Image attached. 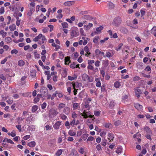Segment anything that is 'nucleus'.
I'll return each mask as SVG.
<instances>
[{
  "mask_svg": "<svg viewBox=\"0 0 156 156\" xmlns=\"http://www.w3.org/2000/svg\"><path fill=\"white\" fill-rule=\"evenodd\" d=\"M145 133V136L148 139L151 140V136L152 134L151 130L148 126H145L144 128Z\"/></svg>",
  "mask_w": 156,
  "mask_h": 156,
  "instance_id": "nucleus-1",
  "label": "nucleus"
},
{
  "mask_svg": "<svg viewBox=\"0 0 156 156\" xmlns=\"http://www.w3.org/2000/svg\"><path fill=\"white\" fill-rule=\"evenodd\" d=\"M58 114L56 110L54 108L51 109L49 112V116L50 118H53L56 116Z\"/></svg>",
  "mask_w": 156,
  "mask_h": 156,
  "instance_id": "nucleus-2",
  "label": "nucleus"
},
{
  "mask_svg": "<svg viewBox=\"0 0 156 156\" xmlns=\"http://www.w3.org/2000/svg\"><path fill=\"white\" fill-rule=\"evenodd\" d=\"M121 23V19L119 17H117L114 19L112 23V24L113 26L118 27L120 25Z\"/></svg>",
  "mask_w": 156,
  "mask_h": 156,
  "instance_id": "nucleus-3",
  "label": "nucleus"
},
{
  "mask_svg": "<svg viewBox=\"0 0 156 156\" xmlns=\"http://www.w3.org/2000/svg\"><path fill=\"white\" fill-rule=\"evenodd\" d=\"M82 79L83 81L88 82H91L93 80V78L92 77H89L86 74H84L83 75Z\"/></svg>",
  "mask_w": 156,
  "mask_h": 156,
  "instance_id": "nucleus-4",
  "label": "nucleus"
},
{
  "mask_svg": "<svg viewBox=\"0 0 156 156\" xmlns=\"http://www.w3.org/2000/svg\"><path fill=\"white\" fill-rule=\"evenodd\" d=\"M96 55L97 57L99 59L101 60L102 58V57L101 56H104V53L103 52L101 51L99 49H96L95 51Z\"/></svg>",
  "mask_w": 156,
  "mask_h": 156,
  "instance_id": "nucleus-5",
  "label": "nucleus"
},
{
  "mask_svg": "<svg viewBox=\"0 0 156 156\" xmlns=\"http://www.w3.org/2000/svg\"><path fill=\"white\" fill-rule=\"evenodd\" d=\"M78 32V30L77 28L76 27L73 28L71 30L70 33L71 35L73 37H76Z\"/></svg>",
  "mask_w": 156,
  "mask_h": 156,
  "instance_id": "nucleus-6",
  "label": "nucleus"
},
{
  "mask_svg": "<svg viewBox=\"0 0 156 156\" xmlns=\"http://www.w3.org/2000/svg\"><path fill=\"white\" fill-rule=\"evenodd\" d=\"M84 118L87 119L88 117L90 118H92L94 115H90V111L89 112H85V111L83 112V114L82 115Z\"/></svg>",
  "mask_w": 156,
  "mask_h": 156,
  "instance_id": "nucleus-7",
  "label": "nucleus"
},
{
  "mask_svg": "<svg viewBox=\"0 0 156 156\" xmlns=\"http://www.w3.org/2000/svg\"><path fill=\"white\" fill-rule=\"evenodd\" d=\"M40 92L44 97H45L48 94V90L46 87H42L40 90Z\"/></svg>",
  "mask_w": 156,
  "mask_h": 156,
  "instance_id": "nucleus-8",
  "label": "nucleus"
},
{
  "mask_svg": "<svg viewBox=\"0 0 156 156\" xmlns=\"http://www.w3.org/2000/svg\"><path fill=\"white\" fill-rule=\"evenodd\" d=\"M61 124V122L60 121H57L54 125L53 127L55 129H58Z\"/></svg>",
  "mask_w": 156,
  "mask_h": 156,
  "instance_id": "nucleus-9",
  "label": "nucleus"
},
{
  "mask_svg": "<svg viewBox=\"0 0 156 156\" xmlns=\"http://www.w3.org/2000/svg\"><path fill=\"white\" fill-rule=\"evenodd\" d=\"M135 107L138 110L141 111L143 109V106L142 105L138 103H136L134 104Z\"/></svg>",
  "mask_w": 156,
  "mask_h": 156,
  "instance_id": "nucleus-10",
  "label": "nucleus"
},
{
  "mask_svg": "<svg viewBox=\"0 0 156 156\" xmlns=\"http://www.w3.org/2000/svg\"><path fill=\"white\" fill-rule=\"evenodd\" d=\"M3 100L4 101L6 100V101L9 104H11L13 102V99L12 98H9L7 97L2 98Z\"/></svg>",
  "mask_w": 156,
  "mask_h": 156,
  "instance_id": "nucleus-11",
  "label": "nucleus"
},
{
  "mask_svg": "<svg viewBox=\"0 0 156 156\" xmlns=\"http://www.w3.org/2000/svg\"><path fill=\"white\" fill-rule=\"evenodd\" d=\"M135 92L136 95L137 96V97L138 98L140 97V94L141 93L140 90L137 88L135 89Z\"/></svg>",
  "mask_w": 156,
  "mask_h": 156,
  "instance_id": "nucleus-12",
  "label": "nucleus"
},
{
  "mask_svg": "<svg viewBox=\"0 0 156 156\" xmlns=\"http://www.w3.org/2000/svg\"><path fill=\"white\" fill-rule=\"evenodd\" d=\"M74 3L73 1H68L65 2L63 5L66 6H70Z\"/></svg>",
  "mask_w": 156,
  "mask_h": 156,
  "instance_id": "nucleus-13",
  "label": "nucleus"
},
{
  "mask_svg": "<svg viewBox=\"0 0 156 156\" xmlns=\"http://www.w3.org/2000/svg\"><path fill=\"white\" fill-rule=\"evenodd\" d=\"M70 108L66 107L64 109L63 112L66 115H68L70 113Z\"/></svg>",
  "mask_w": 156,
  "mask_h": 156,
  "instance_id": "nucleus-14",
  "label": "nucleus"
},
{
  "mask_svg": "<svg viewBox=\"0 0 156 156\" xmlns=\"http://www.w3.org/2000/svg\"><path fill=\"white\" fill-rule=\"evenodd\" d=\"M73 87L74 89L73 92H74V94L76 95V92H75V91L76 90V88L78 87V83H75L73 84Z\"/></svg>",
  "mask_w": 156,
  "mask_h": 156,
  "instance_id": "nucleus-15",
  "label": "nucleus"
},
{
  "mask_svg": "<svg viewBox=\"0 0 156 156\" xmlns=\"http://www.w3.org/2000/svg\"><path fill=\"white\" fill-rule=\"evenodd\" d=\"M92 26L93 24L92 23H89L88 25H85L84 28L85 30H88L91 28V27H92Z\"/></svg>",
  "mask_w": 156,
  "mask_h": 156,
  "instance_id": "nucleus-16",
  "label": "nucleus"
},
{
  "mask_svg": "<svg viewBox=\"0 0 156 156\" xmlns=\"http://www.w3.org/2000/svg\"><path fill=\"white\" fill-rule=\"evenodd\" d=\"M103 126L106 128L110 129L112 128V124L110 123H105L103 124Z\"/></svg>",
  "mask_w": 156,
  "mask_h": 156,
  "instance_id": "nucleus-17",
  "label": "nucleus"
},
{
  "mask_svg": "<svg viewBox=\"0 0 156 156\" xmlns=\"http://www.w3.org/2000/svg\"><path fill=\"white\" fill-rule=\"evenodd\" d=\"M62 69L63 71V72H62L63 75L65 77L67 75V74L68 69L67 68H62Z\"/></svg>",
  "mask_w": 156,
  "mask_h": 156,
  "instance_id": "nucleus-18",
  "label": "nucleus"
},
{
  "mask_svg": "<svg viewBox=\"0 0 156 156\" xmlns=\"http://www.w3.org/2000/svg\"><path fill=\"white\" fill-rule=\"evenodd\" d=\"M42 37V34H39L37 36H36L33 39V41H38L39 39H40Z\"/></svg>",
  "mask_w": 156,
  "mask_h": 156,
  "instance_id": "nucleus-19",
  "label": "nucleus"
},
{
  "mask_svg": "<svg viewBox=\"0 0 156 156\" xmlns=\"http://www.w3.org/2000/svg\"><path fill=\"white\" fill-rule=\"evenodd\" d=\"M25 64V62L22 60H20L18 62V65L20 66H23Z\"/></svg>",
  "mask_w": 156,
  "mask_h": 156,
  "instance_id": "nucleus-20",
  "label": "nucleus"
},
{
  "mask_svg": "<svg viewBox=\"0 0 156 156\" xmlns=\"http://www.w3.org/2000/svg\"><path fill=\"white\" fill-rule=\"evenodd\" d=\"M108 139L110 140V142L111 141V140H113V139L114 138V135L113 134L108 133Z\"/></svg>",
  "mask_w": 156,
  "mask_h": 156,
  "instance_id": "nucleus-21",
  "label": "nucleus"
},
{
  "mask_svg": "<svg viewBox=\"0 0 156 156\" xmlns=\"http://www.w3.org/2000/svg\"><path fill=\"white\" fill-rule=\"evenodd\" d=\"M95 80L97 82L96 84V86L98 87H100L101 86V84L99 79L98 78H96Z\"/></svg>",
  "mask_w": 156,
  "mask_h": 156,
  "instance_id": "nucleus-22",
  "label": "nucleus"
},
{
  "mask_svg": "<svg viewBox=\"0 0 156 156\" xmlns=\"http://www.w3.org/2000/svg\"><path fill=\"white\" fill-rule=\"evenodd\" d=\"M52 129V127L51 126L48 125H47L44 127V129L45 131H48L51 130Z\"/></svg>",
  "mask_w": 156,
  "mask_h": 156,
  "instance_id": "nucleus-23",
  "label": "nucleus"
},
{
  "mask_svg": "<svg viewBox=\"0 0 156 156\" xmlns=\"http://www.w3.org/2000/svg\"><path fill=\"white\" fill-rule=\"evenodd\" d=\"M120 31L122 33L125 34H127L128 32L127 29L124 27H121L120 29Z\"/></svg>",
  "mask_w": 156,
  "mask_h": 156,
  "instance_id": "nucleus-24",
  "label": "nucleus"
},
{
  "mask_svg": "<svg viewBox=\"0 0 156 156\" xmlns=\"http://www.w3.org/2000/svg\"><path fill=\"white\" fill-rule=\"evenodd\" d=\"M151 32L154 36H156V27H154L151 30Z\"/></svg>",
  "mask_w": 156,
  "mask_h": 156,
  "instance_id": "nucleus-25",
  "label": "nucleus"
},
{
  "mask_svg": "<svg viewBox=\"0 0 156 156\" xmlns=\"http://www.w3.org/2000/svg\"><path fill=\"white\" fill-rule=\"evenodd\" d=\"M36 144V143L34 141H31L29 143L27 144L28 146L30 147H34Z\"/></svg>",
  "mask_w": 156,
  "mask_h": 156,
  "instance_id": "nucleus-26",
  "label": "nucleus"
},
{
  "mask_svg": "<svg viewBox=\"0 0 156 156\" xmlns=\"http://www.w3.org/2000/svg\"><path fill=\"white\" fill-rule=\"evenodd\" d=\"M38 107L37 105H34L32 106L31 109V111L32 112H35L38 109Z\"/></svg>",
  "mask_w": 156,
  "mask_h": 156,
  "instance_id": "nucleus-27",
  "label": "nucleus"
},
{
  "mask_svg": "<svg viewBox=\"0 0 156 156\" xmlns=\"http://www.w3.org/2000/svg\"><path fill=\"white\" fill-rule=\"evenodd\" d=\"M62 152L63 151L62 150L59 149L56 152L55 155L56 156H59L62 154Z\"/></svg>",
  "mask_w": 156,
  "mask_h": 156,
  "instance_id": "nucleus-28",
  "label": "nucleus"
},
{
  "mask_svg": "<svg viewBox=\"0 0 156 156\" xmlns=\"http://www.w3.org/2000/svg\"><path fill=\"white\" fill-rule=\"evenodd\" d=\"M68 134L71 136H73L76 135V133L72 130H70L68 132Z\"/></svg>",
  "mask_w": 156,
  "mask_h": 156,
  "instance_id": "nucleus-29",
  "label": "nucleus"
},
{
  "mask_svg": "<svg viewBox=\"0 0 156 156\" xmlns=\"http://www.w3.org/2000/svg\"><path fill=\"white\" fill-rule=\"evenodd\" d=\"M35 3L34 2H32L30 4V9L31 10H34V7L35 6Z\"/></svg>",
  "mask_w": 156,
  "mask_h": 156,
  "instance_id": "nucleus-30",
  "label": "nucleus"
},
{
  "mask_svg": "<svg viewBox=\"0 0 156 156\" xmlns=\"http://www.w3.org/2000/svg\"><path fill=\"white\" fill-rule=\"evenodd\" d=\"M5 41L7 43H9L12 41V39L10 37H7L5 38Z\"/></svg>",
  "mask_w": 156,
  "mask_h": 156,
  "instance_id": "nucleus-31",
  "label": "nucleus"
},
{
  "mask_svg": "<svg viewBox=\"0 0 156 156\" xmlns=\"http://www.w3.org/2000/svg\"><path fill=\"white\" fill-rule=\"evenodd\" d=\"M9 28L11 31H13L16 29V25L14 24H12L9 27Z\"/></svg>",
  "mask_w": 156,
  "mask_h": 156,
  "instance_id": "nucleus-32",
  "label": "nucleus"
},
{
  "mask_svg": "<svg viewBox=\"0 0 156 156\" xmlns=\"http://www.w3.org/2000/svg\"><path fill=\"white\" fill-rule=\"evenodd\" d=\"M66 106V105L63 103H61L60 104H59L58 106V109L60 110L62 108H64Z\"/></svg>",
  "mask_w": 156,
  "mask_h": 156,
  "instance_id": "nucleus-33",
  "label": "nucleus"
},
{
  "mask_svg": "<svg viewBox=\"0 0 156 156\" xmlns=\"http://www.w3.org/2000/svg\"><path fill=\"white\" fill-rule=\"evenodd\" d=\"M7 34V33L4 31L3 30H1L0 31V34L1 35L3 38L6 36Z\"/></svg>",
  "mask_w": 156,
  "mask_h": 156,
  "instance_id": "nucleus-34",
  "label": "nucleus"
},
{
  "mask_svg": "<svg viewBox=\"0 0 156 156\" xmlns=\"http://www.w3.org/2000/svg\"><path fill=\"white\" fill-rule=\"evenodd\" d=\"M63 29L67 28L68 27V25L66 22L62 23L61 24Z\"/></svg>",
  "mask_w": 156,
  "mask_h": 156,
  "instance_id": "nucleus-35",
  "label": "nucleus"
},
{
  "mask_svg": "<svg viewBox=\"0 0 156 156\" xmlns=\"http://www.w3.org/2000/svg\"><path fill=\"white\" fill-rule=\"evenodd\" d=\"M120 86V82L118 81L115 82L114 84V86L116 88H119Z\"/></svg>",
  "mask_w": 156,
  "mask_h": 156,
  "instance_id": "nucleus-36",
  "label": "nucleus"
},
{
  "mask_svg": "<svg viewBox=\"0 0 156 156\" xmlns=\"http://www.w3.org/2000/svg\"><path fill=\"white\" fill-rule=\"evenodd\" d=\"M115 105V103L114 102V101H111L110 102L109 106V107L112 108H113Z\"/></svg>",
  "mask_w": 156,
  "mask_h": 156,
  "instance_id": "nucleus-37",
  "label": "nucleus"
},
{
  "mask_svg": "<svg viewBox=\"0 0 156 156\" xmlns=\"http://www.w3.org/2000/svg\"><path fill=\"white\" fill-rule=\"evenodd\" d=\"M89 135L87 133L83 134L81 136L82 139L83 140H85L88 136Z\"/></svg>",
  "mask_w": 156,
  "mask_h": 156,
  "instance_id": "nucleus-38",
  "label": "nucleus"
},
{
  "mask_svg": "<svg viewBox=\"0 0 156 156\" xmlns=\"http://www.w3.org/2000/svg\"><path fill=\"white\" fill-rule=\"evenodd\" d=\"M69 59L70 58L68 57H66L65 58V64L66 65H69Z\"/></svg>",
  "mask_w": 156,
  "mask_h": 156,
  "instance_id": "nucleus-39",
  "label": "nucleus"
},
{
  "mask_svg": "<svg viewBox=\"0 0 156 156\" xmlns=\"http://www.w3.org/2000/svg\"><path fill=\"white\" fill-rule=\"evenodd\" d=\"M79 107V105L78 104L76 103H75L73 104V110H76L77 108Z\"/></svg>",
  "mask_w": 156,
  "mask_h": 156,
  "instance_id": "nucleus-40",
  "label": "nucleus"
},
{
  "mask_svg": "<svg viewBox=\"0 0 156 156\" xmlns=\"http://www.w3.org/2000/svg\"><path fill=\"white\" fill-rule=\"evenodd\" d=\"M111 53L109 52H107L105 55V54H104L103 57L104 58H105L106 57L109 58L111 57Z\"/></svg>",
  "mask_w": 156,
  "mask_h": 156,
  "instance_id": "nucleus-41",
  "label": "nucleus"
},
{
  "mask_svg": "<svg viewBox=\"0 0 156 156\" xmlns=\"http://www.w3.org/2000/svg\"><path fill=\"white\" fill-rule=\"evenodd\" d=\"M87 68L88 69L92 70H94V71L98 69L97 68H96L95 69V70H94V67L93 66H92L91 65H89L87 67Z\"/></svg>",
  "mask_w": 156,
  "mask_h": 156,
  "instance_id": "nucleus-42",
  "label": "nucleus"
},
{
  "mask_svg": "<svg viewBox=\"0 0 156 156\" xmlns=\"http://www.w3.org/2000/svg\"><path fill=\"white\" fill-rule=\"evenodd\" d=\"M122 45L123 44L122 43L119 44L118 46L116 47L115 49L117 51L120 50Z\"/></svg>",
  "mask_w": 156,
  "mask_h": 156,
  "instance_id": "nucleus-43",
  "label": "nucleus"
},
{
  "mask_svg": "<svg viewBox=\"0 0 156 156\" xmlns=\"http://www.w3.org/2000/svg\"><path fill=\"white\" fill-rule=\"evenodd\" d=\"M121 122L120 121L118 120L114 123V124L115 126H118L119 125L121 124Z\"/></svg>",
  "mask_w": 156,
  "mask_h": 156,
  "instance_id": "nucleus-44",
  "label": "nucleus"
},
{
  "mask_svg": "<svg viewBox=\"0 0 156 156\" xmlns=\"http://www.w3.org/2000/svg\"><path fill=\"white\" fill-rule=\"evenodd\" d=\"M96 148L98 151H101L102 148L101 145L100 144H98L96 146Z\"/></svg>",
  "mask_w": 156,
  "mask_h": 156,
  "instance_id": "nucleus-45",
  "label": "nucleus"
},
{
  "mask_svg": "<svg viewBox=\"0 0 156 156\" xmlns=\"http://www.w3.org/2000/svg\"><path fill=\"white\" fill-rule=\"evenodd\" d=\"M34 55L36 58L38 59L40 57V55L37 52H35L34 53Z\"/></svg>",
  "mask_w": 156,
  "mask_h": 156,
  "instance_id": "nucleus-46",
  "label": "nucleus"
},
{
  "mask_svg": "<svg viewBox=\"0 0 156 156\" xmlns=\"http://www.w3.org/2000/svg\"><path fill=\"white\" fill-rule=\"evenodd\" d=\"M24 41V39L23 38H20L16 41H14V42L16 43H18L19 42H23Z\"/></svg>",
  "mask_w": 156,
  "mask_h": 156,
  "instance_id": "nucleus-47",
  "label": "nucleus"
},
{
  "mask_svg": "<svg viewBox=\"0 0 156 156\" xmlns=\"http://www.w3.org/2000/svg\"><path fill=\"white\" fill-rule=\"evenodd\" d=\"M144 70L146 71H150V73L151 72V67L148 66H147L146 68L144 69Z\"/></svg>",
  "mask_w": 156,
  "mask_h": 156,
  "instance_id": "nucleus-48",
  "label": "nucleus"
},
{
  "mask_svg": "<svg viewBox=\"0 0 156 156\" xmlns=\"http://www.w3.org/2000/svg\"><path fill=\"white\" fill-rule=\"evenodd\" d=\"M106 134V132L104 131H102L100 133V135L102 137H104L105 136Z\"/></svg>",
  "mask_w": 156,
  "mask_h": 156,
  "instance_id": "nucleus-49",
  "label": "nucleus"
},
{
  "mask_svg": "<svg viewBox=\"0 0 156 156\" xmlns=\"http://www.w3.org/2000/svg\"><path fill=\"white\" fill-rule=\"evenodd\" d=\"M5 12L4 7L3 6H2L0 8V13L1 14H3Z\"/></svg>",
  "mask_w": 156,
  "mask_h": 156,
  "instance_id": "nucleus-50",
  "label": "nucleus"
},
{
  "mask_svg": "<svg viewBox=\"0 0 156 156\" xmlns=\"http://www.w3.org/2000/svg\"><path fill=\"white\" fill-rule=\"evenodd\" d=\"M141 74L142 76L145 77L149 78L151 77V76L150 75H146L144 73H142Z\"/></svg>",
  "mask_w": 156,
  "mask_h": 156,
  "instance_id": "nucleus-51",
  "label": "nucleus"
},
{
  "mask_svg": "<svg viewBox=\"0 0 156 156\" xmlns=\"http://www.w3.org/2000/svg\"><path fill=\"white\" fill-rule=\"evenodd\" d=\"M108 5L110 8L113 9L114 7V4L112 2H109L108 3Z\"/></svg>",
  "mask_w": 156,
  "mask_h": 156,
  "instance_id": "nucleus-52",
  "label": "nucleus"
},
{
  "mask_svg": "<svg viewBox=\"0 0 156 156\" xmlns=\"http://www.w3.org/2000/svg\"><path fill=\"white\" fill-rule=\"evenodd\" d=\"M76 78V77H73L71 76H68V80H73L75 79Z\"/></svg>",
  "mask_w": 156,
  "mask_h": 156,
  "instance_id": "nucleus-53",
  "label": "nucleus"
},
{
  "mask_svg": "<svg viewBox=\"0 0 156 156\" xmlns=\"http://www.w3.org/2000/svg\"><path fill=\"white\" fill-rule=\"evenodd\" d=\"M61 119L63 120H66L67 118V117L64 114H60Z\"/></svg>",
  "mask_w": 156,
  "mask_h": 156,
  "instance_id": "nucleus-54",
  "label": "nucleus"
},
{
  "mask_svg": "<svg viewBox=\"0 0 156 156\" xmlns=\"http://www.w3.org/2000/svg\"><path fill=\"white\" fill-rule=\"evenodd\" d=\"M140 80V77L137 76H135L133 78V80L134 81H138Z\"/></svg>",
  "mask_w": 156,
  "mask_h": 156,
  "instance_id": "nucleus-55",
  "label": "nucleus"
},
{
  "mask_svg": "<svg viewBox=\"0 0 156 156\" xmlns=\"http://www.w3.org/2000/svg\"><path fill=\"white\" fill-rule=\"evenodd\" d=\"M70 123L68 121H66L65 122V126L67 129H69L70 128Z\"/></svg>",
  "mask_w": 156,
  "mask_h": 156,
  "instance_id": "nucleus-56",
  "label": "nucleus"
},
{
  "mask_svg": "<svg viewBox=\"0 0 156 156\" xmlns=\"http://www.w3.org/2000/svg\"><path fill=\"white\" fill-rule=\"evenodd\" d=\"M16 18L17 19V21L16 22V24L17 26H19L20 24V20L19 19V18L18 17H16Z\"/></svg>",
  "mask_w": 156,
  "mask_h": 156,
  "instance_id": "nucleus-57",
  "label": "nucleus"
},
{
  "mask_svg": "<svg viewBox=\"0 0 156 156\" xmlns=\"http://www.w3.org/2000/svg\"><path fill=\"white\" fill-rule=\"evenodd\" d=\"M47 104L45 102L43 103L41 105V108L42 109H44L46 107Z\"/></svg>",
  "mask_w": 156,
  "mask_h": 156,
  "instance_id": "nucleus-58",
  "label": "nucleus"
},
{
  "mask_svg": "<svg viewBox=\"0 0 156 156\" xmlns=\"http://www.w3.org/2000/svg\"><path fill=\"white\" fill-rule=\"evenodd\" d=\"M92 99L90 98H86L84 99V101L86 102L87 103L89 102L88 101H91Z\"/></svg>",
  "mask_w": 156,
  "mask_h": 156,
  "instance_id": "nucleus-59",
  "label": "nucleus"
},
{
  "mask_svg": "<svg viewBox=\"0 0 156 156\" xmlns=\"http://www.w3.org/2000/svg\"><path fill=\"white\" fill-rule=\"evenodd\" d=\"M7 143H8L9 144H14V142H13V141L11 139H10L7 138Z\"/></svg>",
  "mask_w": 156,
  "mask_h": 156,
  "instance_id": "nucleus-60",
  "label": "nucleus"
},
{
  "mask_svg": "<svg viewBox=\"0 0 156 156\" xmlns=\"http://www.w3.org/2000/svg\"><path fill=\"white\" fill-rule=\"evenodd\" d=\"M11 52L12 54H16L18 53V51L16 49H13L11 51Z\"/></svg>",
  "mask_w": 156,
  "mask_h": 156,
  "instance_id": "nucleus-61",
  "label": "nucleus"
},
{
  "mask_svg": "<svg viewBox=\"0 0 156 156\" xmlns=\"http://www.w3.org/2000/svg\"><path fill=\"white\" fill-rule=\"evenodd\" d=\"M80 32L81 34L82 35L85 36V33L83 28H80Z\"/></svg>",
  "mask_w": 156,
  "mask_h": 156,
  "instance_id": "nucleus-62",
  "label": "nucleus"
},
{
  "mask_svg": "<svg viewBox=\"0 0 156 156\" xmlns=\"http://www.w3.org/2000/svg\"><path fill=\"white\" fill-rule=\"evenodd\" d=\"M75 119H74L70 123V125L73 126L75 125Z\"/></svg>",
  "mask_w": 156,
  "mask_h": 156,
  "instance_id": "nucleus-63",
  "label": "nucleus"
},
{
  "mask_svg": "<svg viewBox=\"0 0 156 156\" xmlns=\"http://www.w3.org/2000/svg\"><path fill=\"white\" fill-rule=\"evenodd\" d=\"M16 127L19 130L20 132H21L22 129L21 128V126L20 125H17L16 126Z\"/></svg>",
  "mask_w": 156,
  "mask_h": 156,
  "instance_id": "nucleus-64",
  "label": "nucleus"
}]
</instances>
